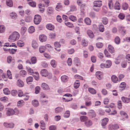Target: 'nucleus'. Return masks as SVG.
I'll list each match as a JSON object with an SVG mask.
<instances>
[{
	"mask_svg": "<svg viewBox=\"0 0 130 130\" xmlns=\"http://www.w3.org/2000/svg\"><path fill=\"white\" fill-rule=\"evenodd\" d=\"M20 37V34L18 32L14 31L9 36V41L11 42L14 41L18 40Z\"/></svg>",
	"mask_w": 130,
	"mask_h": 130,
	"instance_id": "nucleus-1",
	"label": "nucleus"
},
{
	"mask_svg": "<svg viewBox=\"0 0 130 130\" xmlns=\"http://www.w3.org/2000/svg\"><path fill=\"white\" fill-rule=\"evenodd\" d=\"M41 18L40 15L38 14L35 15L34 20V23L36 25L39 24L41 22Z\"/></svg>",
	"mask_w": 130,
	"mask_h": 130,
	"instance_id": "nucleus-2",
	"label": "nucleus"
},
{
	"mask_svg": "<svg viewBox=\"0 0 130 130\" xmlns=\"http://www.w3.org/2000/svg\"><path fill=\"white\" fill-rule=\"evenodd\" d=\"M7 114H14L19 113V111L15 108L14 110L11 108H8L7 109Z\"/></svg>",
	"mask_w": 130,
	"mask_h": 130,
	"instance_id": "nucleus-3",
	"label": "nucleus"
},
{
	"mask_svg": "<svg viewBox=\"0 0 130 130\" xmlns=\"http://www.w3.org/2000/svg\"><path fill=\"white\" fill-rule=\"evenodd\" d=\"M119 128L118 125L116 124H110L108 126L109 130H115L118 129Z\"/></svg>",
	"mask_w": 130,
	"mask_h": 130,
	"instance_id": "nucleus-4",
	"label": "nucleus"
},
{
	"mask_svg": "<svg viewBox=\"0 0 130 130\" xmlns=\"http://www.w3.org/2000/svg\"><path fill=\"white\" fill-rule=\"evenodd\" d=\"M108 119L107 118H105L102 120L101 125L103 128H106L105 126L108 123Z\"/></svg>",
	"mask_w": 130,
	"mask_h": 130,
	"instance_id": "nucleus-5",
	"label": "nucleus"
},
{
	"mask_svg": "<svg viewBox=\"0 0 130 130\" xmlns=\"http://www.w3.org/2000/svg\"><path fill=\"white\" fill-rule=\"evenodd\" d=\"M96 77L99 80H101L103 78V73L100 71H98L95 73Z\"/></svg>",
	"mask_w": 130,
	"mask_h": 130,
	"instance_id": "nucleus-6",
	"label": "nucleus"
},
{
	"mask_svg": "<svg viewBox=\"0 0 130 130\" xmlns=\"http://www.w3.org/2000/svg\"><path fill=\"white\" fill-rule=\"evenodd\" d=\"M93 6H94V8L96 6L98 7H100L102 5V1H94L93 2ZM94 9H95L94 8Z\"/></svg>",
	"mask_w": 130,
	"mask_h": 130,
	"instance_id": "nucleus-7",
	"label": "nucleus"
},
{
	"mask_svg": "<svg viewBox=\"0 0 130 130\" xmlns=\"http://www.w3.org/2000/svg\"><path fill=\"white\" fill-rule=\"evenodd\" d=\"M54 45L55 47V49L58 51H60V48L61 45L59 43L57 42H55L54 43Z\"/></svg>",
	"mask_w": 130,
	"mask_h": 130,
	"instance_id": "nucleus-8",
	"label": "nucleus"
},
{
	"mask_svg": "<svg viewBox=\"0 0 130 130\" xmlns=\"http://www.w3.org/2000/svg\"><path fill=\"white\" fill-rule=\"evenodd\" d=\"M41 75L43 76L46 77L48 75V72L45 69L42 70L40 72Z\"/></svg>",
	"mask_w": 130,
	"mask_h": 130,
	"instance_id": "nucleus-9",
	"label": "nucleus"
},
{
	"mask_svg": "<svg viewBox=\"0 0 130 130\" xmlns=\"http://www.w3.org/2000/svg\"><path fill=\"white\" fill-rule=\"evenodd\" d=\"M39 38L41 42L45 41L46 40L47 38L46 37L43 35H40Z\"/></svg>",
	"mask_w": 130,
	"mask_h": 130,
	"instance_id": "nucleus-10",
	"label": "nucleus"
},
{
	"mask_svg": "<svg viewBox=\"0 0 130 130\" xmlns=\"http://www.w3.org/2000/svg\"><path fill=\"white\" fill-rule=\"evenodd\" d=\"M41 86L42 88L44 90H49L50 88L48 86L46 83H42V84Z\"/></svg>",
	"mask_w": 130,
	"mask_h": 130,
	"instance_id": "nucleus-11",
	"label": "nucleus"
},
{
	"mask_svg": "<svg viewBox=\"0 0 130 130\" xmlns=\"http://www.w3.org/2000/svg\"><path fill=\"white\" fill-rule=\"evenodd\" d=\"M38 7L40 9V11L42 12H43L45 10L44 5L43 4L40 3L38 5Z\"/></svg>",
	"mask_w": 130,
	"mask_h": 130,
	"instance_id": "nucleus-12",
	"label": "nucleus"
},
{
	"mask_svg": "<svg viewBox=\"0 0 130 130\" xmlns=\"http://www.w3.org/2000/svg\"><path fill=\"white\" fill-rule=\"evenodd\" d=\"M47 12L48 15L53 14L54 13V10L53 8L51 7H48L47 10Z\"/></svg>",
	"mask_w": 130,
	"mask_h": 130,
	"instance_id": "nucleus-13",
	"label": "nucleus"
},
{
	"mask_svg": "<svg viewBox=\"0 0 130 130\" xmlns=\"http://www.w3.org/2000/svg\"><path fill=\"white\" fill-rule=\"evenodd\" d=\"M32 47L34 49L37 48L38 46V45L36 41L34 40L32 41Z\"/></svg>",
	"mask_w": 130,
	"mask_h": 130,
	"instance_id": "nucleus-14",
	"label": "nucleus"
},
{
	"mask_svg": "<svg viewBox=\"0 0 130 130\" xmlns=\"http://www.w3.org/2000/svg\"><path fill=\"white\" fill-rule=\"evenodd\" d=\"M62 5L61 3H58L57 4V5L56 6L55 9L56 10L59 11L60 10L62 9Z\"/></svg>",
	"mask_w": 130,
	"mask_h": 130,
	"instance_id": "nucleus-15",
	"label": "nucleus"
},
{
	"mask_svg": "<svg viewBox=\"0 0 130 130\" xmlns=\"http://www.w3.org/2000/svg\"><path fill=\"white\" fill-rule=\"evenodd\" d=\"M17 85L20 87H23L24 85L23 82L21 80H18L17 81Z\"/></svg>",
	"mask_w": 130,
	"mask_h": 130,
	"instance_id": "nucleus-16",
	"label": "nucleus"
},
{
	"mask_svg": "<svg viewBox=\"0 0 130 130\" xmlns=\"http://www.w3.org/2000/svg\"><path fill=\"white\" fill-rule=\"evenodd\" d=\"M47 28L50 30H53L54 29V26L51 24H48L46 25Z\"/></svg>",
	"mask_w": 130,
	"mask_h": 130,
	"instance_id": "nucleus-17",
	"label": "nucleus"
},
{
	"mask_svg": "<svg viewBox=\"0 0 130 130\" xmlns=\"http://www.w3.org/2000/svg\"><path fill=\"white\" fill-rule=\"evenodd\" d=\"M87 32L88 35L90 38H93L94 37V34L92 30H88L87 31Z\"/></svg>",
	"mask_w": 130,
	"mask_h": 130,
	"instance_id": "nucleus-18",
	"label": "nucleus"
},
{
	"mask_svg": "<svg viewBox=\"0 0 130 130\" xmlns=\"http://www.w3.org/2000/svg\"><path fill=\"white\" fill-rule=\"evenodd\" d=\"M61 81L63 82H67L68 80V77L65 75H63L61 77Z\"/></svg>",
	"mask_w": 130,
	"mask_h": 130,
	"instance_id": "nucleus-19",
	"label": "nucleus"
},
{
	"mask_svg": "<svg viewBox=\"0 0 130 130\" xmlns=\"http://www.w3.org/2000/svg\"><path fill=\"white\" fill-rule=\"evenodd\" d=\"M98 27L99 31L101 32H104V28L103 25L102 23H100Z\"/></svg>",
	"mask_w": 130,
	"mask_h": 130,
	"instance_id": "nucleus-20",
	"label": "nucleus"
},
{
	"mask_svg": "<svg viewBox=\"0 0 130 130\" xmlns=\"http://www.w3.org/2000/svg\"><path fill=\"white\" fill-rule=\"evenodd\" d=\"M10 15L11 17L13 19H16L18 17L17 14L14 12H12L10 13Z\"/></svg>",
	"mask_w": 130,
	"mask_h": 130,
	"instance_id": "nucleus-21",
	"label": "nucleus"
},
{
	"mask_svg": "<svg viewBox=\"0 0 130 130\" xmlns=\"http://www.w3.org/2000/svg\"><path fill=\"white\" fill-rule=\"evenodd\" d=\"M69 19L73 22H75L77 21L76 17L73 15H71L69 17Z\"/></svg>",
	"mask_w": 130,
	"mask_h": 130,
	"instance_id": "nucleus-22",
	"label": "nucleus"
},
{
	"mask_svg": "<svg viewBox=\"0 0 130 130\" xmlns=\"http://www.w3.org/2000/svg\"><path fill=\"white\" fill-rule=\"evenodd\" d=\"M85 124L87 127H90L92 124V121L90 120H87L85 122Z\"/></svg>",
	"mask_w": 130,
	"mask_h": 130,
	"instance_id": "nucleus-23",
	"label": "nucleus"
},
{
	"mask_svg": "<svg viewBox=\"0 0 130 130\" xmlns=\"http://www.w3.org/2000/svg\"><path fill=\"white\" fill-rule=\"evenodd\" d=\"M17 44L18 46L22 47L24 46V43L23 41L19 40L17 41Z\"/></svg>",
	"mask_w": 130,
	"mask_h": 130,
	"instance_id": "nucleus-24",
	"label": "nucleus"
},
{
	"mask_svg": "<svg viewBox=\"0 0 130 130\" xmlns=\"http://www.w3.org/2000/svg\"><path fill=\"white\" fill-rule=\"evenodd\" d=\"M32 104L35 107H36L38 106L39 103L38 101L36 100H33L32 101Z\"/></svg>",
	"mask_w": 130,
	"mask_h": 130,
	"instance_id": "nucleus-25",
	"label": "nucleus"
},
{
	"mask_svg": "<svg viewBox=\"0 0 130 130\" xmlns=\"http://www.w3.org/2000/svg\"><path fill=\"white\" fill-rule=\"evenodd\" d=\"M106 68H109L111 65L112 62L110 60H107L106 61Z\"/></svg>",
	"mask_w": 130,
	"mask_h": 130,
	"instance_id": "nucleus-26",
	"label": "nucleus"
},
{
	"mask_svg": "<svg viewBox=\"0 0 130 130\" xmlns=\"http://www.w3.org/2000/svg\"><path fill=\"white\" fill-rule=\"evenodd\" d=\"M33 77L31 76H29L26 78V82L27 84H29L33 81Z\"/></svg>",
	"mask_w": 130,
	"mask_h": 130,
	"instance_id": "nucleus-27",
	"label": "nucleus"
},
{
	"mask_svg": "<svg viewBox=\"0 0 130 130\" xmlns=\"http://www.w3.org/2000/svg\"><path fill=\"white\" fill-rule=\"evenodd\" d=\"M41 124V128L42 130H44L45 129V124L43 120H41L40 122Z\"/></svg>",
	"mask_w": 130,
	"mask_h": 130,
	"instance_id": "nucleus-28",
	"label": "nucleus"
},
{
	"mask_svg": "<svg viewBox=\"0 0 130 130\" xmlns=\"http://www.w3.org/2000/svg\"><path fill=\"white\" fill-rule=\"evenodd\" d=\"M80 85V84L78 80H76L74 84V87L75 89L78 88Z\"/></svg>",
	"mask_w": 130,
	"mask_h": 130,
	"instance_id": "nucleus-29",
	"label": "nucleus"
},
{
	"mask_svg": "<svg viewBox=\"0 0 130 130\" xmlns=\"http://www.w3.org/2000/svg\"><path fill=\"white\" fill-rule=\"evenodd\" d=\"M33 75L36 80H38L39 79V74L37 72H34Z\"/></svg>",
	"mask_w": 130,
	"mask_h": 130,
	"instance_id": "nucleus-30",
	"label": "nucleus"
},
{
	"mask_svg": "<svg viewBox=\"0 0 130 130\" xmlns=\"http://www.w3.org/2000/svg\"><path fill=\"white\" fill-rule=\"evenodd\" d=\"M108 51L111 53H113L114 52V49L113 47L111 45H109L108 47Z\"/></svg>",
	"mask_w": 130,
	"mask_h": 130,
	"instance_id": "nucleus-31",
	"label": "nucleus"
},
{
	"mask_svg": "<svg viewBox=\"0 0 130 130\" xmlns=\"http://www.w3.org/2000/svg\"><path fill=\"white\" fill-rule=\"evenodd\" d=\"M63 108L61 107H58L56 108L55 109V111L56 113H59L62 111Z\"/></svg>",
	"mask_w": 130,
	"mask_h": 130,
	"instance_id": "nucleus-32",
	"label": "nucleus"
},
{
	"mask_svg": "<svg viewBox=\"0 0 130 130\" xmlns=\"http://www.w3.org/2000/svg\"><path fill=\"white\" fill-rule=\"evenodd\" d=\"M74 61L77 66H78L80 65V61L78 58L76 57L74 58Z\"/></svg>",
	"mask_w": 130,
	"mask_h": 130,
	"instance_id": "nucleus-33",
	"label": "nucleus"
},
{
	"mask_svg": "<svg viewBox=\"0 0 130 130\" xmlns=\"http://www.w3.org/2000/svg\"><path fill=\"white\" fill-rule=\"evenodd\" d=\"M111 79L112 81L114 83H117L118 81V78L115 75H112L111 77Z\"/></svg>",
	"mask_w": 130,
	"mask_h": 130,
	"instance_id": "nucleus-34",
	"label": "nucleus"
},
{
	"mask_svg": "<svg viewBox=\"0 0 130 130\" xmlns=\"http://www.w3.org/2000/svg\"><path fill=\"white\" fill-rule=\"evenodd\" d=\"M102 21L104 24L106 25L108 22V20L107 18L106 17H103L102 18Z\"/></svg>",
	"mask_w": 130,
	"mask_h": 130,
	"instance_id": "nucleus-35",
	"label": "nucleus"
},
{
	"mask_svg": "<svg viewBox=\"0 0 130 130\" xmlns=\"http://www.w3.org/2000/svg\"><path fill=\"white\" fill-rule=\"evenodd\" d=\"M80 10L82 12L84 11L86 7V5L85 3H83L80 5Z\"/></svg>",
	"mask_w": 130,
	"mask_h": 130,
	"instance_id": "nucleus-36",
	"label": "nucleus"
},
{
	"mask_svg": "<svg viewBox=\"0 0 130 130\" xmlns=\"http://www.w3.org/2000/svg\"><path fill=\"white\" fill-rule=\"evenodd\" d=\"M88 90L92 94H94L96 93V90L92 88H89Z\"/></svg>",
	"mask_w": 130,
	"mask_h": 130,
	"instance_id": "nucleus-37",
	"label": "nucleus"
},
{
	"mask_svg": "<svg viewBox=\"0 0 130 130\" xmlns=\"http://www.w3.org/2000/svg\"><path fill=\"white\" fill-rule=\"evenodd\" d=\"M115 8L116 9L119 10L120 9V6L119 3L117 2L115 5Z\"/></svg>",
	"mask_w": 130,
	"mask_h": 130,
	"instance_id": "nucleus-38",
	"label": "nucleus"
},
{
	"mask_svg": "<svg viewBox=\"0 0 130 130\" xmlns=\"http://www.w3.org/2000/svg\"><path fill=\"white\" fill-rule=\"evenodd\" d=\"M128 7V4L126 3H123L122 6V9L124 10H127Z\"/></svg>",
	"mask_w": 130,
	"mask_h": 130,
	"instance_id": "nucleus-39",
	"label": "nucleus"
},
{
	"mask_svg": "<svg viewBox=\"0 0 130 130\" xmlns=\"http://www.w3.org/2000/svg\"><path fill=\"white\" fill-rule=\"evenodd\" d=\"M88 118L85 116H82L80 117V120L82 122H86L88 120Z\"/></svg>",
	"mask_w": 130,
	"mask_h": 130,
	"instance_id": "nucleus-40",
	"label": "nucleus"
},
{
	"mask_svg": "<svg viewBox=\"0 0 130 130\" xmlns=\"http://www.w3.org/2000/svg\"><path fill=\"white\" fill-rule=\"evenodd\" d=\"M126 83L125 82H122L120 84V88L121 90H123L126 87Z\"/></svg>",
	"mask_w": 130,
	"mask_h": 130,
	"instance_id": "nucleus-41",
	"label": "nucleus"
},
{
	"mask_svg": "<svg viewBox=\"0 0 130 130\" xmlns=\"http://www.w3.org/2000/svg\"><path fill=\"white\" fill-rule=\"evenodd\" d=\"M120 39L119 37L117 36L115 39L114 41L116 44H118L120 43Z\"/></svg>",
	"mask_w": 130,
	"mask_h": 130,
	"instance_id": "nucleus-42",
	"label": "nucleus"
},
{
	"mask_svg": "<svg viewBox=\"0 0 130 130\" xmlns=\"http://www.w3.org/2000/svg\"><path fill=\"white\" fill-rule=\"evenodd\" d=\"M35 27L32 26H30L28 29V31L30 33H32L35 31Z\"/></svg>",
	"mask_w": 130,
	"mask_h": 130,
	"instance_id": "nucleus-43",
	"label": "nucleus"
},
{
	"mask_svg": "<svg viewBox=\"0 0 130 130\" xmlns=\"http://www.w3.org/2000/svg\"><path fill=\"white\" fill-rule=\"evenodd\" d=\"M6 3L7 5L9 7H11L13 6V4L12 0H7Z\"/></svg>",
	"mask_w": 130,
	"mask_h": 130,
	"instance_id": "nucleus-44",
	"label": "nucleus"
},
{
	"mask_svg": "<svg viewBox=\"0 0 130 130\" xmlns=\"http://www.w3.org/2000/svg\"><path fill=\"white\" fill-rule=\"evenodd\" d=\"M85 23L87 25H90L91 23V21L89 18H87L85 19Z\"/></svg>",
	"mask_w": 130,
	"mask_h": 130,
	"instance_id": "nucleus-45",
	"label": "nucleus"
},
{
	"mask_svg": "<svg viewBox=\"0 0 130 130\" xmlns=\"http://www.w3.org/2000/svg\"><path fill=\"white\" fill-rule=\"evenodd\" d=\"M121 120H125V119L128 118V116L127 114H121Z\"/></svg>",
	"mask_w": 130,
	"mask_h": 130,
	"instance_id": "nucleus-46",
	"label": "nucleus"
},
{
	"mask_svg": "<svg viewBox=\"0 0 130 130\" xmlns=\"http://www.w3.org/2000/svg\"><path fill=\"white\" fill-rule=\"evenodd\" d=\"M51 65L54 68H55L57 65V63L54 60H51Z\"/></svg>",
	"mask_w": 130,
	"mask_h": 130,
	"instance_id": "nucleus-47",
	"label": "nucleus"
},
{
	"mask_svg": "<svg viewBox=\"0 0 130 130\" xmlns=\"http://www.w3.org/2000/svg\"><path fill=\"white\" fill-rule=\"evenodd\" d=\"M121 99L125 103H128L129 102L128 98L124 97H122Z\"/></svg>",
	"mask_w": 130,
	"mask_h": 130,
	"instance_id": "nucleus-48",
	"label": "nucleus"
},
{
	"mask_svg": "<svg viewBox=\"0 0 130 130\" xmlns=\"http://www.w3.org/2000/svg\"><path fill=\"white\" fill-rule=\"evenodd\" d=\"M31 63L34 64L36 63L37 61L36 58V57H32L31 59Z\"/></svg>",
	"mask_w": 130,
	"mask_h": 130,
	"instance_id": "nucleus-49",
	"label": "nucleus"
},
{
	"mask_svg": "<svg viewBox=\"0 0 130 130\" xmlns=\"http://www.w3.org/2000/svg\"><path fill=\"white\" fill-rule=\"evenodd\" d=\"M82 45L84 47L87 46L88 45V41H86L85 39H83L82 41Z\"/></svg>",
	"mask_w": 130,
	"mask_h": 130,
	"instance_id": "nucleus-50",
	"label": "nucleus"
},
{
	"mask_svg": "<svg viewBox=\"0 0 130 130\" xmlns=\"http://www.w3.org/2000/svg\"><path fill=\"white\" fill-rule=\"evenodd\" d=\"M45 47L44 46H41L39 48V51L40 53H42L45 51Z\"/></svg>",
	"mask_w": 130,
	"mask_h": 130,
	"instance_id": "nucleus-51",
	"label": "nucleus"
},
{
	"mask_svg": "<svg viewBox=\"0 0 130 130\" xmlns=\"http://www.w3.org/2000/svg\"><path fill=\"white\" fill-rule=\"evenodd\" d=\"M65 24L69 27L72 28L73 27V24L69 22H66L65 23Z\"/></svg>",
	"mask_w": 130,
	"mask_h": 130,
	"instance_id": "nucleus-52",
	"label": "nucleus"
},
{
	"mask_svg": "<svg viewBox=\"0 0 130 130\" xmlns=\"http://www.w3.org/2000/svg\"><path fill=\"white\" fill-rule=\"evenodd\" d=\"M108 6L110 9H112L113 8V3L112 0H110L109 2Z\"/></svg>",
	"mask_w": 130,
	"mask_h": 130,
	"instance_id": "nucleus-53",
	"label": "nucleus"
},
{
	"mask_svg": "<svg viewBox=\"0 0 130 130\" xmlns=\"http://www.w3.org/2000/svg\"><path fill=\"white\" fill-rule=\"evenodd\" d=\"M27 29L24 26L22 27L21 29V32L22 34H24L26 31Z\"/></svg>",
	"mask_w": 130,
	"mask_h": 130,
	"instance_id": "nucleus-54",
	"label": "nucleus"
},
{
	"mask_svg": "<svg viewBox=\"0 0 130 130\" xmlns=\"http://www.w3.org/2000/svg\"><path fill=\"white\" fill-rule=\"evenodd\" d=\"M5 30V27L3 25L0 26V33H2Z\"/></svg>",
	"mask_w": 130,
	"mask_h": 130,
	"instance_id": "nucleus-55",
	"label": "nucleus"
},
{
	"mask_svg": "<svg viewBox=\"0 0 130 130\" xmlns=\"http://www.w3.org/2000/svg\"><path fill=\"white\" fill-rule=\"evenodd\" d=\"M3 91L4 93L5 94L8 95L10 93V91L7 88H5L4 89Z\"/></svg>",
	"mask_w": 130,
	"mask_h": 130,
	"instance_id": "nucleus-56",
	"label": "nucleus"
},
{
	"mask_svg": "<svg viewBox=\"0 0 130 130\" xmlns=\"http://www.w3.org/2000/svg\"><path fill=\"white\" fill-rule=\"evenodd\" d=\"M16 49H9L8 51L9 53L11 54H13L15 53L17 51Z\"/></svg>",
	"mask_w": 130,
	"mask_h": 130,
	"instance_id": "nucleus-57",
	"label": "nucleus"
},
{
	"mask_svg": "<svg viewBox=\"0 0 130 130\" xmlns=\"http://www.w3.org/2000/svg\"><path fill=\"white\" fill-rule=\"evenodd\" d=\"M20 74L23 76H25L27 74V72L26 71L24 70H22L20 72Z\"/></svg>",
	"mask_w": 130,
	"mask_h": 130,
	"instance_id": "nucleus-58",
	"label": "nucleus"
},
{
	"mask_svg": "<svg viewBox=\"0 0 130 130\" xmlns=\"http://www.w3.org/2000/svg\"><path fill=\"white\" fill-rule=\"evenodd\" d=\"M7 74L8 77L10 79H12L11 72L9 70H8L7 71Z\"/></svg>",
	"mask_w": 130,
	"mask_h": 130,
	"instance_id": "nucleus-59",
	"label": "nucleus"
},
{
	"mask_svg": "<svg viewBox=\"0 0 130 130\" xmlns=\"http://www.w3.org/2000/svg\"><path fill=\"white\" fill-rule=\"evenodd\" d=\"M77 9L76 7L74 5H72L70 7V11H73L76 10Z\"/></svg>",
	"mask_w": 130,
	"mask_h": 130,
	"instance_id": "nucleus-60",
	"label": "nucleus"
},
{
	"mask_svg": "<svg viewBox=\"0 0 130 130\" xmlns=\"http://www.w3.org/2000/svg\"><path fill=\"white\" fill-rule=\"evenodd\" d=\"M27 70L28 72L31 75L32 73H34V71L31 68H27Z\"/></svg>",
	"mask_w": 130,
	"mask_h": 130,
	"instance_id": "nucleus-61",
	"label": "nucleus"
},
{
	"mask_svg": "<svg viewBox=\"0 0 130 130\" xmlns=\"http://www.w3.org/2000/svg\"><path fill=\"white\" fill-rule=\"evenodd\" d=\"M28 4L29 5L33 7H35L36 6V3L35 2H29L28 3Z\"/></svg>",
	"mask_w": 130,
	"mask_h": 130,
	"instance_id": "nucleus-62",
	"label": "nucleus"
},
{
	"mask_svg": "<svg viewBox=\"0 0 130 130\" xmlns=\"http://www.w3.org/2000/svg\"><path fill=\"white\" fill-rule=\"evenodd\" d=\"M23 102V100H21L19 101L17 103V105L18 106L20 107L21 106H22Z\"/></svg>",
	"mask_w": 130,
	"mask_h": 130,
	"instance_id": "nucleus-63",
	"label": "nucleus"
},
{
	"mask_svg": "<svg viewBox=\"0 0 130 130\" xmlns=\"http://www.w3.org/2000/svg\"><path fill=\"white\" fill-rule=\"evenodd\" d=\"M18 96L19 97H21L24 95L23 93L21 90H19L18 91Z\"/></svg>",
	"mask_w": 130,
	"mask_h": 130,
	"instance_id": "nucleus-64",
	"label": "nucleus"
}]
</instances>
